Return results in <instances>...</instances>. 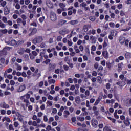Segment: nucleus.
<instances>
[{"instance_id": "f257e3e1", "label": "nucleus", "mask_w": 131, "mask_h": 131, "mask_svg": "<svg viewBox=\"0 0 131 131\" xmlns=\"http://www.w3.org/2000/svg\"><path fill=\"white\" fill-rule=\"evenodd\" d=\"M42 40H43L42 36H37L32 40V43L34 45H36L37 43H40Z\"/></svg>"}, {"instance_id": "f03ea898", "label": "nucleus", "mask_w": 131, "mask_h": 131, "mask_svg": "<svg viewBox=\"0 0 131 131\" xmlns=\"http://www.w3.org/2000/svg\"><path fill=\"white\" fill-rule=\"evenodd\" d=\"M119 42L121 45H123L125 42L126 47H128L129 41L128 39L126 40L124 37H120L119 38Z\"/></svg>"}, {"instance_id": "7ed1b4c3", "label": "nucleus", "mask_w": 131, "mask_h": 131, "mask_svg": "<svg viewBox=\"0 0 131 131\" xmlns=\"http://www.w3.org/2000/svg\"><path fill=\"white\" fill-rule=\"evenodd\" d=\"M29 30H30L31 32L29 34V36H31V35H34L37 32V29L35 28H30L29 29Z\"/></svg>"}, {"instance_id": "20e7f679", "label": "nucleus", "mask_w": 131, "mask_h": 131, "mask_svg": "<svg viewBox=\"0 0 131 131\" xmlns=\"http://www.w3.org/2000/svg\"><path fill=\"white\" fill-rule=\"evenodd\" d=\"M7 50L8 51H9V50H10V47H5L4 48H3V49L2 50V51L1 52V54L2 55H8V52H7Z\"/></svg>"}, {"instance_id": "39448f33", "label": "nucleus", "mask_w": 131, "mask_h": 131, "mask_svg": "<svg viewBox=\"0 0 131 131\" xmlns=\"http://www.w3.org/2000/svg\"><path fill=\"white\" fill-rule=\"evenodd\" d=\"M26 89V86H25V84H24L23 85H20L19 88V89H17V92L18 93H21V92H23V91H25V90Z\"/></svg>"}, {"instance_id": "423d86ee", "label": "nucleus", "mask_w": 131, "mask_h": 131, "mask_svg": "<svg viewBox=\"0 0 131 131\" xmlns=\"http://www.w3.org/2000/svg\"><path fill=\"white\" fill-rule=\"evenodd\" d=\"M13 71V69L12 68H9L7 70V71H5L4 72V77L6 78L7 77V75H8V73H11Z\"/></svg>"}, {"instance_id": "0eeeda50", "label": "nucleus", "mask_w": 131, "mask_h": 131, "mask_svg": "<svg viewBox=\"0 0 131 131\" xmlns=\"http://www.w3.org/2000/svg\"><path fill=\"white\" fill-rule=\"evenodd\" d=\"M51 21H55L57 20V15L55 13H53L51 15L50 17Z\"/></svg>"}, {"instance_id": "6e6552de", "label": "nucleus", "mask_w": 131, "mask_h": 131, "mask_svg": "<svg viewBox=\"0 0 131 131\" xmlns=\"http://www.w3.org/2000/svg\"><path fill=\"white\" fill-rule=\"evenodd\" d=\"M4 15H8L10 13V9L8 8V7L6 6L4 9Z\"/></svg>"}, {"instance_id": "1a4fd4ad", "label": "nucleus", "mask_w": 131, "mask_h": 131, "mask_svg": "<svg viewBox=\"0 0 131 131\" xmlns=\"http://www.w3.org/2000/svg\"><path fill=\"white\" fill-rule=\"evenodd\" d=\"M124 123L126 126H129L130 125V122H129V119L126 118V119L124 121Z\"/></svg>"}, {"instance_id": "9d476101", "label": "nucleus", "mask_w": 131, "mask_h": 131, "mask_svg": "<svg viewBox=\"0 0 131 131\" xmlns=\"http://www.w3.org/2000/svg\"><path fill=\"white\" fill-rule=\"evenodd\" d=\"M123 66V63H121L118 64V72H121V70H122V67Z\"/></svg>"}, {"instance_id": "9b49d317", "label": "nucleus", "mask_w": 131, "mask_h": 131, "mask_svg": "<svg viewBox=\"0 0 131 131\" xmlns=\"http://www.w3.org/2000/svg\"><path fill=\"white\" fill-rule=\"evenodd\" d=\"M111 35H112L113 36H116L117 35V33H118V32H117V31L115 30H113L112 31H111Z\"/></svg>"}, {"instance_id": "f8f14e48", "label": "nucleus", "mask_w": 131, "mask_h": 131, "mask_svg": "<svg viewBox=\"0 0 131 131\" xmlns=\"http://www.w3.org/2000/svg\"><path fill=\"white\" fill-rule=\"evenodd\" d=\"M102 55H103L104 58H105V59H108V58H109L108 52H107L106 51H103L102 52Z\"/></svg>"}, {"instance_id": "ddd939ff", "label": "nucleus", "mask_w": 131, "mask_h": 131, "mask_svg": "<svg viewBox=\"0 0 131 131\" xmlns=\"http://www.w3.org/2000/svg\"><path fill=\"white\" fill-rule=\"evenodd\" d=\"M10 43L11 46H16V47H18V45L17 44V41L15 39L11 40L10 41Z\"/></svg>"}, {"instance_id": "4468645a", "label": "nucleus", "mask_w": 131, "mask_h": 131, "mask_svg": "<svg viewBox=\"0 0 131 131\" xmlns=\"http://www.w3.org/2000/svg\"><path fill=\"white\" fill-rule=\"evenodd\" d=\"M66 22H67L66 20L61 19L58 21V25H61L62 26V25H64Z\"/></svg>"}, {"instance_id": "2eb2a0df", "label": "nucleus", "mask_w": 131, "mask_h": 131, "mask_svg": "<svg viewBox=\"0 0 131 131\" xmlns=\"http://www.w3.org/2000/svg\"><path fill=\"white\" fill-rule=\"evenodd\" d=\"M17 53L19 55H23V54H24V53H25V50H24V48H21V49H19V50H18Z\"/></svg>"}, {"instance_id": "dca6fc26", "label": "nucleus", "mask_w": 131, "mask_h": 131, "mask_svg": "<svg viewBox=\"0 0 131 131\" xmlns=\"http://www.w3.org/2000/svg\"><path fill=\"white\" fill-rule=\"evenodd\" d=\"M1 107L2 108H4V109H9L10 108V106H9V105L6 103V102H4L3 106Z\"/></svg>"}, {"instance_id": "f3484780", "label": "nucleus", "mask_w": 131, "mask_h": 131, "mask_svg": "<svg viewBox=\"0 0 131 131\" xmlns=\"http://www.w3.org/2000/svg\"><path fill=\"white\" fill-rule=\"evenodd\" d=\"M114 102H115V100L114 99H111V100L107 99L106 100V104H113Z\"/></svg>"}, {"instance_id": "a211bd4d", "label": "nucleus", "mask_w": 131, "mask_h": 131, "mask_svg": "<svg viewBox=\"0 0 131 131\" xmlns=\"http://www.w3.org/2000/svg\"><path fill=\"white\" fill-rule=\"evenodd\" d=\"M75 102L77 104H79L80 103V97L79 96H77L75 98Z\"/></svg>"}, {"instance_id": "6ab92c4d", "label": "nucleus", "mask_w": 131, "mask_h": 131, "mask_svg": "<svg viewBox=\"0 0 131 131\" xmlns=\"http://www.w3.org/2000/svg\"><path fill=\"white\" fill-rule=\"evenodd\" d=\"M77 23H78L77 20H71L70 21V24H71V25H76V24H77Z\"/></svg>"}, {"instance_id": "aec40b11", "label": "nucleus", "mask_w": 131, "mask_h": 131, "mask_svg": "<svg viewBox=\"0 0 131 131\" xmlns=\"http://www.w3.org/2000/svg\"><path fill=\"white\" fill-rule=\"evenodd\" d=\"M24 102L26 103V107H28V105L30 104V103L29 102V100H28V99H24Z\"/></svg>"}, {"instance_id": "412c9836", "label": "nucleus", "mask_w": 131, "mask_h": 131, "mask_svg": "<svg viewBox=\"0 0 131 131\" xmlns=\"http://www.w3.org/2000/svg\"><path fill=\"white\" fill-rule=\"evenodd\" d=\"M63 69L65 71H68L69 70V67L66 64L63 65Z\"/></svg>"}, {"instance_id": "4be33fe9", "label": "nucleus", "mask_w": 131, "mask_h": 131, "mask_svg": "<svg viewBox=\"0 0 131 131\" xmlns=\"http://www.w3.org/2000/svg\"><path fill=\"white\" fill-rule=\"evenodd\" d=\"M114 117L116 118V119H118L119 118V116L117 115V110H116L114 113Z\"/></svg>"}, {"instance_id": "5701e85b", "label": "nucleus", "mask_w": 131, "mask_h": 131, "mask_svg": "<svg viewBox=\"0 0 131 131\" xmlns=\"http://www.w3.org/2000/svg\"><path fill=\"white\" fill-rule=\"evenodd\" d=\"M3 2H2L1 3V6H2L3 8L6 7V5H7V2L6 1H2Z\"/></svg>"}, {"instance_id": "b1692460", "label": "nucleus", "mask_w": 131, "mask_h": 131, "mask_svg": "<svg viewBox=\"0 0 131 131\" xmlns=\"http://www.w3.org/2000/svg\"><path fill=\"white\" fill-rule=\"evenodd\" d=\"M45 16H42V17H40V18H39V21L40 23H42V22H43V21L45 20Z\"/></svg>"}, {"instance_id": "393cba45", "label": "nucleus", "mask_w": 131, "mask_h": 131, "mask_svg": "<svg viewBox=\"0 0 131 131\" xmlns=\"http://www.w3.org/2000/svg\"><path fill=\"white\" fill-rule=\"evenodd\" d=\"M131 29V27H127V28H126L125 29H122L121 30V31H128V30H129L130 29Z\"/></svg>"}, {"instance_id": "a878e982", "label": "nucleus", "mask_w": 131, "mask_h": 131, "mask_svg": "<svg viewBox=\"0 0 131 131\" xmlns=\"http://www.w3.org/2000/svg\"><path fill=\"white\" fill-rule=\"evenodd\" d=\"M89 26L88 25H85L83 26V30H84V31H88V30H89L88 29Z\"/></svg>"}, {"instance_id": "bb28decb", "label": "nucleus", "mask_w": 131, "mask_h": 131, "mask_svg": "<svg viewBox=\"0 0 131 131\" xmlns=\"http://www.w3.org/2000/svg\"><path fill=\"white\" fill-rule=\"evenodd\" d=\"M9 130H15V129L13 127L12 124H10L9 126Z\"/></svg>"}, {"instance_id": "cd10ccee", "label": "nucleus", "mask_w": 131, "mask_h": 131, "mask_svg": "<svg viewBox=\"0 0 131 131\" xmlns=\"http://www.w3.org/2000/svg\"><path fill=\"white\" fill-rule=\"evenodd\" d=\"M21 8V6H20V4H16L15 5V9H17V10H20Z\"/></svg>"}, {"instance_id": "c85d7f7f", "label": "nucleus", "mask_w": 131, "mask_h": 131, "mask_svg": "<svg viewBox=\"0 0 131 131\" xmlns=\"http://www.w3.org/2000/svg\"><path fill=\"white\" fill-rule=\"evenodd\" d=\"M21 76L23 77H27V74H26V72H23L21 73Z\"/></svg>"}, {"instance_id": "c756f323", "label": "nucleus", "mask_w": 131, "mask_h": 131, "mask_svg": "<svg viewBox=\"0 0 131 131\" xmlns=\"http://www.w3.org/2000/svg\"><path fill=\"white\" fill-rule=\"evenodd\" d=\"M24 41L23 40H19L17 42V45H18V47L19 46V45H22V43H24Z\"/></svg>"}, {"instance_id": "7c9ffc66", "label": "nucleus", "mask_w": 131, "mask_h": 131, "mask_svg": "<svg viewBox=\"0 0 131 131\" xmlns=\"http://www.w3.org/2000/svg\"><path fill=\"white\" fill-rule=\"evenodd\" d=\"M56 50L55 48H53L52 49H50V48L47 49L48 53H51L52 51H55Z\"/></svg>"}, {"instance_id": "2f4dec72", "label": "nucleus", "mask_w": 131, "mask_h": 131, "mask_svg": "<svg viewBox=\"0 0 131 131\" xmlns=\"http://www.w3.org/2000/svg\"><path fill=\"white\" fill-rule=\"evenodd\" d=\"M59 7L60 8H65V7H66V5H65L64 3H59Z\"/></svg>"}, {"instance_id": "473e14b6", "label": "nucleus", "mask_w": 131, "mask_h": 131, "mask_svg": "<svg viewBox=\"0 0 131 131\" xmlns=\"http://www.w3.org/2000/svg\"><path fill=\"white\" fill-rule=\"evenodd\" d=\"M46 130L48 131L52 130V127L51 125H48L46 127Z\"/></svg>"}, {"instance_id": "72a5a7b5", "label": "nucleus", "mask_w": 131, "mask_h": 131, "mask_svg": "<svg viewBox=\"0 0 131 131\" xmlns=\"http://www.w3.org/2000/svg\"><path fill=\"white\" fill-rule=\"evenodd\" d=\"M49 123H51V122H53V121H54V117H51L49 119Z\"/></svg>"}, {"instance_id": "f704fd0d", "label": "nucleus", "mask_w": 131, "mask_h": 131, "mask_svg": "<svg viewBox=\"0 0 131 131\" xmlns=\"http://www.w3.org/2000/svg\"><path fill=\"white\" fill-rule=\"evenodd\" d=\"M2 33H3V34H6L8 33V30H7L6 29L4 30H2Z\"/></svg>"}, {"instance_id": "c9c22d12", "label": "nucleus", "mask_w": 131, "mask_h": 131, "mask_svg": "<svg viewBox=\"0 0 131 131\" xmlns=\"http://www.w3.org/2000/svg\"><path fill=\"white\" fill-rule=\"evenodd\" d=\"M0 63H1V64H4L5 63V58H1L0 59Z\"/></svg>"}, {"instance_id": "e433bc0d", "label": "nucleus", "mask_w": 131, "mask_h": 131, "mask_svg": "<svg viewBox=\"0 0 131 131\" xmlns=\"http://www.w3.org/2000/svg\"><path fill=\"white\" fill-rule=\"evenodd\" d=\"M112 64L111 63H106V66L109 69H111V66Z\"/></svg>"}, {"instance_id": "4c0bfd02", "label": "nucleus", "mask_w": 131, "mask_h": 131, "mask_svg": "<svg viewBox=\"0 0 131 131\" xmlns=\"http://www.w3.org/2000/svg\"><path fill=\"white\" fill-rule=\"evenodd\" d=\"M89 19L92 22H94V21H95V20H96V18H95V17H93V16L90 17Z\"/></svg>"}, {"instance_id": "58836bf2", "label": "nucleus", "mask_w": 131, "mask_h": 131, "mask_svg": "<svg viewBox=\"0 0 131 131\" xmlns=\"http://www.w3.org/2000/svg\"><path fill=\"white\" fill-rule=\"evenodd\" d=\"M49 83H55L56 82V80L54 79H52L51 80L49 81Z\"/></svg>"}, {"instance_id": "ea45409f", "label": "nucleus", "mask_w": 131, "mask_h": 131, "mask_svg": "<svg viewBox=\"0 0 131 131\" xmlns=\"http://www.w3.org/2000/svg\"><path fill=\"white\" fill-rule=\"evenodd\" d=\"M50 62H51V59H46L45 61L46 65H48V64H49V63H50Z\"/></svg>"}, {"instance_id": "a19ab883", "label": "nucleus", "mask_w": 131, "mask_h": 131, "mask_svg": "<svg viewBox=\"0 0 131 131\" xmlns=\"http://www.w3.org/2000/svg\"><path fill=\"white\" fill-rule=\"evenodd\" d=\"M1 114H2V115H5V114H6V110H2L1 111Z\"/></svg>"}, {"instance_id": "79ce46f5", "label": "nucleus", "mask_w": 131, "mask_h": 131, "mask_svg": "<svg viewBox=\"0 0 131 131\" xmlns=\"http://www.w3.org/2000/svg\"><path fill=\"white\" fill-rule=\"evenodd\" d=\"M57 41H61V40H62V36H58L57 37Z\"/></svg>"}, {"instance_id": "37998d69", "label": "nucleus", "mask_w": 131, "mask_h": 131, "mask_svg": "<svg viewBox=\"0 0 131 131\" xmlns=\"http://www.w3.org/2000/svg\"><path fill=\"white\" fill-rule=\"evenodd\" d=\"M71 120H72V122H75V121H76V117H73L71 119Z\"/></svg>"}, {"instance_id": "c03bdc74", "label": "nucleus", "mask_w": 131, "mask_h": 131, "mask_svg": "<svg viewBox=\"0 0 131 131\" xmlns=\"http://www.w3.org/2000/svg\"><path fill=\"white\" fill-rule=\"evenodd\" d=\"M14 126L15 127H18L19 126V123L18 122H15L14 123Z\"/></svg>"}, {"instance_id": "a18cd8bd", "label": "nucleus", "mask_w": 131, "mask_h": 131, "mask_svg": "<svg viewBox=\"0 0 131 131\" xmlns=\"http://www.w3.org/2000/svg\"><path fill=\"white\" fill-rule=\"evenodd\" d=\"M7 78H8V79H12L13 78V75H11V74H9L8 75H7Z\"/></svg>"}, {"instance_id": "49530a36", "label": "nucleus", "mask_w": 131, "mask_h": 131, "mask_svg": "<svg viewBox=\"0 0 131 131\" xmlns=\"http://www.w3.org/2000/svg\"><path fill=\"white\" fill-rule=\"evenodd\" d=\"M3 21L4 22V23H7V21H8V18L6 17H3Z\"/></svg>"}, {"instance_id": "de8ad7c7", "label": "nucleus", "mask_w": 131, "mask_h": 131, "mask_svg": "<svg viewBox=\"0 0 131 131\" xmlns=\"http://www.w3.org/2000/svg\"><path fill=\"white\" fill-rule=\"evenodd\" d=\"M43 85V81H40L39 83V88H42Z\"/></svg>"}, {"instance_id": "09e8293b", "label": "nucleus", "mask_w": 131, "mask_h": 131, "mask_svg": "<svg viewBox=\"0 0 131 131\" xmlns=\"http://www.w3.org/2000/svg\"><path fill=\"white\" fill-rule=\"evenodd\" d=\"M25 96L26 97L27 100L30 99V94H26V95H25Z\"/></svg>"}, {"instance_id": "8fccbe9b", "label": "nucleus", "mask_w": 131, "mask_h": 131, "mask_svg": "<svg viewBox=\"0 0 131 131\" xmlns=\"http://www.w3.org/2000/svg\"><path fill=\"white\" fill-rule=\"evenodd\" d=\"M21 18H22L23 20H26L27 19L26 15H25V14H22Z\"/></svg>"}, {"instance_id": "3c124183", "label": "nucleus", "mask_w": 131, "mask_h": 131, "mask_svg": "<svg viewBox=\"0 0 131 131\" xmlns=\"http://www.w3.org/2000/svg\"><path fill=\"white\" fill-rule=\"evenodd\" d=\"M40 59H42L45 56V53L44 52H40Z\"/></svg>"}, {"instance_id": "603ef678", "label": "nucleus", "mask_w": 131, "mask_h": 131, "mask_svg": "<svg viewBox=\"0 0 131 131\" xmlns=\"http://www.w3.org/2000/svg\"><path fill=\"white\" fill-rule=\"evenodd\" d=\"M89 32H91L92 34H93V35L94 34H96V30L94 29H93L91 31H90Z\"/></svg>"}, {"instance_id": "864d4df0", "label": "nucleus", "mask_w": 131, "mask_h": 131, "mask_svg": "<svg viewBox=\"0 0 131 131\" xmlns=\"http://www.w3.org/2000/svg\"><path fill=\"white\" fill-rule=\"evenodd\" d=\"M17 23H22V19L18 18L16 20Z\"/></svg>"}, {"instance_id": "5fc2aeb1", "label": "nucleus", "mask_w": 131, "mask_h": 131, "mask_svg": "<svg viewBox=\"0 0 131 131\" xmlns=\"http://www.w3.org/2000/svg\"><path fill=\"white\" fill-rule=\"evenodd\" d=\"M18 81L19 82H23V78H22V77H19L18 78Z\"/></svg>"}, {"instance_id": "6e6d98bb", "label": "nucleus", "mask_w": 131, "mask_h": 131, "mask_svg": "<svg viewBox=\"0 0 131 131\" xmlns=\"http://www.w3.org/2000/svg\"><path fill=\"white\" fill-rule=\"evenodd\" d=\"M32 109H33V108H32V105H29V106H28V111H29V112L32 111Z\"/></svg>"}, {"instance_id": "4d7b16f0", "label": "nucleus", "mask_w": 131, "mask_h": 131, "mask_svg": "<svg viewBox=\"0 0 131 131\" xmlns=\"http://www.w3.org/2000/svg\"><path fill=\"white\" fill-rule=\"evenodd\" d=\"M110 16L112 19H114L115 18V14H114V13H111Z\"/></svg>"}, {"instance_id": "13d9d810", "label": "nucleus", "mask_w": 131, "mask_h": 131, "mask_svg": "<svg viewBox=\"0 0 131 131\" xmlns=\"http://www.w3.org/2000/svg\"><path fill=\"white\" fill-rule=\"evenodd\" d=\"M0 27H1V28H5V24H4V23L1 22V23H0Z\"/></svg>"}, {"instance_id": "bf43d9fd", "label": "nucleus", "mask_w": 131, "mask_h": 131, "mask_svg": "<svg viewBox=\"0 0 131 131\" xmlns=\"http://www.w3.org/2000/svg\"><path fill=\"white\" fill-rule=\"evenodd\" d=\"M59 33H60L61 35H65V34H66L64 30L59 31Z\"/></svg>"}, {"instance_id": "052dcab7", "label": "nucleus", "mask_w": 131, "mask_h": 131, "mask_svg": "<svg viewBox=\"0 0 131 131\" xmlns=\"http://www.w3.org/2000/svg\"><path fill=\"white\" fill-rule=\"evenodd\" d=\"M110 129L108 127V126H105L103 128V131H108Z\"/></svg>"}, {"instance_id": "680f3d73", "label": "nucleus", "mask_w": 131, "mask_h": 131, "mask_svg": "<svg viewBox=\"0 0 131 131\" xmlns=\"http://www.w3.org/2000/svg\"><path fill=\"white\" fill-rule=\"evenodd\" d=\"M43 120L45 122H47V121H48V116H47V115L44 116Z\"/></svg>"}, {"instance_id": "e2e57ef3", "label": "nucleus", "mask_w": 131, "mask_h": 131, "mask_svg": "<svg viewBox=\"0 0 131 131\" xmlns=\"http://www.w3.org/2000/svg\"><path fill=\"white\" fill-rule=\"evenodd\" d=\"M32 54L33 56H37V52L35 51H32Z\"/></svg>"}, {"instance_id": "0e129e2a", "label": "nucleus", "mask_w": 131, "mask_h": 131, "mask_svg": "<svg viewBox=\"0 0 131 131\" xmlns=\"http://www.w3.org/2000/svg\"><path fill=\"white\" fill-rule=\"evenodd\" d=\"M15 81L13 80H11L10 81V84L11 85H15Z\"/></svg>"}, {"instance_id": "69168bd1", "label": "nucleus", "mask_w": 131, "mask_h": 131, "mask_svg": "<svg viewBox=\"0 0 131 131\" xmlns=\"http://www.w3.org/2000/svg\"><path fill=\"white\" fill-rule=\"evenodd\" d=\"M50 70H54V69H55V66L54 65H51L50 67Z\"/></svg>"}, {"instance_id": "338daca9", "label": "nucleus", "mask_w": 131, "mask_h": 131, "mask_svg": "<svg viewBox=\"0 0 131 131\" xmlns=\"http://www.w3.org/2000/svg\"><path fill=\"white\" fill-rule=\"evenodd\" d=\"M91 51H96V46L95 45H93L91 47Z\"/></svg>"}, {"instance_id": "774afa93", "label": "nucleus", "mask_w": 131, "mask_h": 131, "mask_svg": "<svg viewBox=\"0 0 131 131\" xmlns=\"http://www.w3.org/2000/svg\"><path fill=\"white\" fill-rule=\"evenodd\" d=\"M40 12H41V7H38L37 9V13H40Z\"/></svg>"}]
</instances>
